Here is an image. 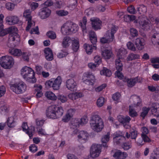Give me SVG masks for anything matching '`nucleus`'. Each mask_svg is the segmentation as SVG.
Instances as JSON below:
<instances>
[{"mask_svg": "<svg viewBox=\"0 0 159 159\" xmlns=\"http://www.w3.org/2000/svg\"><path fill=\"white\" fill-rule=\"evenodd\" d=\"M64 112L63 107L56 105L49 106L46 111L47 117L49 119H55L61 117Z\"/></svg>", "mask_w": 159, "mask_h": 159, "instance_id": "obj_1", "label": "nucleus"}, {"mask_svg": "<svg viewBox=\"0 0 159 159\" xmlns=\"http://www.w3.org/2000/svg\"><path fill=\"white\" fill-rule=\"evenodd\" d=\"M17 31V28L14 26H11L4 29L3 25H0V36H3L9 34V40L10 41L20 40L19 35L17 32H14Z\"/></svg>", "mask_w": 159, "mask_h": 159, "instance_id": "obj_2", "label": "nucleus"}, {"mask_svg": "<svg viewBox=\"0 0 159 159\" xmlns=\"http://www.w3.org/2000/svg\"><path fill=\"white\" fill-rule=\"evenodd\" d=\"M89 122L91 129L94 131L98 133L101 131L104 126L102 119L97 115L92 116Z\"/></svg>", "mask_w": 159, "mask_h": 159, "instance_id": "obj_3", "label": "nucleus"}, {"mask_svg": "<svg viewBox=\"0 0 159 159\" xmlns=\"http://www.w3.org/2000/svg\"><path fill=\"white\" fill-rule=\"evenodd\" d=\"M129 18L130 22L134 21L135 23H139L142 29L148 30L150 29L151 26V22L147 17L141 16L139 17L138 19L135 20V16L129 15Z\"/></svg>", "mask_w": 159, "mask_h": 159, "instance_id": "obj_4", "label": "nucleus"}, {"mask_svg": "<svg viewBox=\"0 0 159 159\" xmlns=\"http://www.w3.org/2000/svg\"><path fill=\"white\" fill-rule=\"evenodd\" d=\"M118 29L117 26H112L111 30L107 31L104 37L100 39V42L102 43H105L112 42L115 39L114 34L116 33Z\"/></svg>", "mask_w": 159, "mask_h": 159, "instance_id": "obj_5", "label": "nucleus"}, {"mask_svg": "<svg viewBox=\"0 0 159 159\" xmlns=\"http://www.w3.org/2000/svg\"><path fill=\"white\" fill-rule=\"evenodd\" d=\"M21 75L24 78L27 80H30L32 83H34L36 81L35 77V73L31 68L27 66L23 67L21 70Z\"/></svg>", "mask_w": 159, "mask_h": 159, "instance_id": "obj_6", "label": "nucleus"}, {"mask_svg": "<svg viewBox=\"0 0 159 159\" xmlns=\"http://www.w3.org/2000/svg\"><path fill=\"white\" fill-rule=\"evenodd\" d=\"M78 29L76 24L66 23L61 27V32L64 35H68L76 33Z\"/></svg>", "mask_w": 159, "mask_h": 159, "instance_id": "obj_7", "label": "nucleus"}, {"mask_svg": "<svg viewBox=\"0 0 159 159\" xmlns=\"http://www.w3.org/2000/svg\"><path fill=\"white\" fill-rule=\"evenodd\" d=\"M14 63V59L11 56H5L0 58V65L5 69L11 68Z\"/></svg>", "mask_w": 159, "mask_h": 159, "instance_id": "obj_8", "label": "nucleus"}, {"mask_svg": "<svg viewBox=\"0 0 159 159\" xmlns=\"http://www.w3.org/2000/svg\"><path fill=\"white\" fill-rule=\"evenodd\" d=\"M61 82V77L58 76L56 79L52 78L46 81L45 85L49 87L52 88L54 90H57L59 89Z\"/></svg>", "mask_w": 159, "mask_h": 159, "instance_id": "obj_9", "label": "nucleus"}, {"mask_svg": "<svg viewBox=\"0 0 159 159\" xmlns=\"http://www.w3.org/2000/svg\"><path fill=\"white\" fill-rule=\"evenodd\" d=\"M11 90L17 94L23 93L26 89V84L22 81L19 83H16L12 84L10 86Z\"/></svg>", "mask_w": 159, "mask_h": 159, "instance_id": "obj_10", "label": "nucleus"}, {"mask_svg": "<svg viewBox=\"0 0 159 159\" xmlns=\"http://www.w3.org/2000/svg\"><path fill=\"white\" fill-rule=\"evenodd\" d=\"M82 80L85 84L89 86H93L95 79L94 75L91 72L88 71L84 73Z\"/></svg>", "mask_w": 159, "mask_h": 159, "instance_id": "obj_11", "label": "nucleus"}, {"mask_svg": "<svg viewBox=\"0 0 159 159\" xmlns=\"http://www.w3.org/2000/svg\"><path fill=\"white\" fill-rule=\"evenodd\" d=\"M101 146L99 144H93L90 149V156L93 158L98 157L101 152Z\"/></svg>", "mask_w": 159, "mask_h": 159, "instance_id": "obj_12", "label": "nucleus"}, {"mask_svg": "<svg viewBox=\"0 0 159 159\" xmlns=\"http://www.w3.org/2000/svg\"><path fill=\"white\" fill-rule=\"evenodd\" d=\"M51 13V10L48 7H43L39 10V15L42 19H46L48 17Z\"/></svg>", "mask_w": 159, "mask_h": 159, "instance_id": "obj_13", "label": "nucleus"}, {"mask_svg": "<svg viewBox=\"0 0 159 159\" xmlns=\"http://www.w3.org/2000/svg\"><path fill=\"white\" fill-rule=\"evenodd\" d=\"M139 80L138 76L131 78H128L125 77L124 78L123 81L127 83V86L129 87L132 88L138 82H140V81H138Z\"/></svg>", "mask_w": 159, "mask_h": 159, "instance_id": "obj_14", "label": "nucleus"}, {"mask_svg": "<svg viewBox=\"0 0 159 159\" xmlns=\"http://www.w3.org/2000/svg\"><path fill=\"white\" fill-rule=\"evenodd\" d=\"M92 25L93 29L95 30L101 29V26L102 24V21L98 18H91Z\"/></svg>", "mask_w": 159, "mask_h": 159, "instance_id": "obj_15", "label": "nucleus"}, {"mask_svg": "<svg viewBox=\"0 0 159 159\" xmlns=\"http://www.w3.org/2000/svg\"><path fill=\"white\" fill-rule=\"evenodd\" d=\"M66 85L68 89L71 91H75L77 90V84L72 79L67 80L66 81Z\"/></svg>", "mask_w": 159, "mask_h": 159, "instance_id": "obj_16", "label": "nucleus"}, {"mask_svg": "<svg viewBox=\"0 0 159 159\" xmlns=\"http://www.w3.org/2000/svg\"><path fill=\"white\" fill-rule=\"evenodd\" d=\"M79 133L78 135L79 142L82 143H85L89 137L88 133L84 131H81Z\"/></svg>", "mask_w": 159, "mask_h": 159, "instance_id": "obj_17", "label": "nucleus"}, {"mask_svg": "<svg viewBox=\"0 0 159 159\" xmlns=\"http://www.w3.org/2000/svg\"><path fill=\"white\" fill-rule=\"evenodd\" d=\"M17 118L15 116L9 117L6 121L7 125L10 128L15 127L17 124Z\"/></svg>", "mask_w": 159, "mask_h": 159, "instance_id": "obj_18", "label": "nucleus"}, {"mask_svg": "<svg viewBox=\"0 0 159 159\" xmlns=\"http://www.w3.org/2000/svg\"><path fill=\"white\" fill-rule=\"evenodd\" d=\"M22 128L23 131L28 135L30 139H31L33 136V130L29 128L27 123L24 122L22 125Z\"/></svg>", "mask_w": 159, "mask_h": 159, "instance_id": "obj_19", "label": "nucleus"}, {"mask_svg": "<svg viewBox=\"0 0 159 159\" xmlns=\"http://www.w3.org/2000/svg\"><path fill=\"white\" fill-rule=\"evenodd\" d=\"M80 125H81V124L79 121V119L75 118L71 121L70 126L71 128L75 129L73 131L74 134H76L78 132L77 128H78Z\"/></svg>", "mask_w": 159, "mask_h": 159, "instance_id": "obj_20", "label": "nucleus"}, {"mask_svg": "<svg viewBox=\"0 0 159 159\" xmlns=\"http://www.w3.org/2000/svg\"><path fill=\"white\" fill-rule=\"evenodd\" d=\"M44 4L47 7L52 6L56 8H60L62 6L61 1H60V2H59V1H57V2L54 3H53L52 1H46L44 3Z\"/></svg>", "mask_w": 159, "mask_h": 159, "instance_id": "obj_21", "label": "nucleus"}, {"mask_svg": "<svg viewBox=\"0 0 159 159\" xmlns=\"http://www.w3.org/2000/svg\"><path fill=\"white\" fill-rule=\"evenodd\" d=\"M145 40L142 38H138L135 41V44L139 50H142L144 48Z\"/></svg>", "mask_w": 159, "mask_h": 159, "instance_id": "obj_22", "label": "nucleus"}, {"mask_svg": "<svg viewBox=\"0 0 159 159\" xmlns=\"http://www.w3.org/2000/svg\"><path fill=\"white\" fill-rule=\"evenodd\" d=\"M128 156L127 154L125 152H122L118 150L115 152L113 155V157L116 159H124L125 158Z\"/></svg>", "mask_w": 159, "mask_h": 159, "instance_id": "obj_23", "label": "nucleus"}, {"mask_svg": "<svg viewBox=\"0 0 159 159\" xmlns=\"http://www.w3.org/2000/svg\"><path fill=\"white\" fill-rule=\"evenodd\" d=\"M44 52L46 59L49 61H52L53 59V55L52 50L49 48L45 49Z\"/></svg>", "mask_w": 159, "mask_h": 159, "instance_id": "obj_24", "label": "nucleus"}, {"mask_svg": "<svg viewBox=\"0 0 159 159\" xmlns=\"http://www.w3.org/2000/svg\"><path fill=\"white\" fill-rule=\"evenodd\" d=\"M84 49L88 54H91L94 50L96 49V46L95 45H90L87 43H85L84 45Z\"/></svg>", "mask_w": 159, "mask_h": 159, "instance_id": "obj_25", "label": "nucleus"}, {"mask_svg": "<svg viewBox=\"0 0 159 159\" xmlns=\"http://www.w3.org/2000/svg\"><path fill=\"white\" fill-rule=\"evenodd\" d=\"M118 119L119 121L124 125L129 123L131 120V118L128 116H125L120 115L118 116Z\"/></svg>", "mask_w": 159, "mask_h": 159, "instance_id": "obj_26", "label": "nucleus"}, {"mask_svg": "<svg viewBox=\"0 0 159 159\" xmlns=\"http://www.w3.org/2000/svg\"><path fill=\"white\" fill-rule=\"evenodd\" d=\"M19 18L16 16H11L6 18L7 22L10 25H13L17 24L19 22Z\"/></svg>", "mask_w": 159, "mask_h": 159, "instance_id": "obj_27", "label": "nucleus"}, {"mask_svg": "<svg viewBox=\"0 0 159 159\" xmlns=\"http://www.w3.org/2000/svg\"><path fill=\"white\" fill-rule=\"evenodd\" d=\"M89 35L91 43L93 45L96 46V43L97 42V38L95 33L93 31H91L89 32Z\"/></svg>", "mask_w": 159, "mask_h": 159, "instance_id": "obj_28", "label": "nucleus"}, {"mask_svg": "<svg viewBox=\"0 0 159 159\" xmlns=\"http://www.w3.org/2000/svg\"><path fill=\"white\" fill-rule=\"evenodd\" d=\"M70 38L68 36H66L63 38L62 42V46L64 48H66L69 46L72 42Z\"/></svg>", "mask_w": 159, "mask_h": 159, "instance_id": "obj_29", "label": "nucleus"}, {"mask_svg": "<svg viewBox=\"0 0 159 159\" xmlns=\"http://www.w3.org/2000/svg\"><path fill=\"white\" fill-rule=\"evenodd\" d=\"M102 55L105 59H108L111 58L112 55V52L111 50L106 48L102 50Z\"/></svg>", "mask_w": 159, "mask_h": 159, "instance_id": "obj_30", "label": "nucleus"}, {"mask_svg": "<svg viewBox=\"0 0 159 159\" xmlns=\"http://www.w3.org/2000/svg\"><path fill=\"white\" fill-rule=\"evenodd\" d=\"M83 96V94L81 93L75 92L70 93L68 95L69 98L72 100H75Z\"/></svg>", "mask_w": 159, "mask_h": 159, "instance_id": "obj_31", "label": "nucleus"}, {"mask_svg": "<svg viewBox=\"0 0 159 159\" xmlns=\"http://www.w3.org/2000/svg\"><path fill=\"white\" fill-rule=\"evenodd\" d=\"M110 135L109 132H107L106 135L102 137L101 138V141L102 143V146L105 148L107 147V143L109 140Z\"/></svg>", "mask_w": 159, "mask_h": 159, "instance_id": "obj_32", "label": "nucleus"}, {"mask_svg": "<svg viewBox=\"0 0 159 159\" xmlns=\"http://www.w3.org/2000/svg\"><path fill=\"white\" fill-rule=\"evenodd\" d=\"M72 110V109H70L68 110L66 115L63 117L62 120L63 121L65 122H67L73 117V114L70 113Z\"/></svg>", "mask_w": 159, "mask_h": 159, "instance_id": "obj_33", "label": "nucleus"}, {"mask_svg": "<svg viewBox=\"0 0 159 159\" xmlns=\"http://www.w3.org/2000/svg\"><path fill=\"white\" fill-rule=\"evenodd\" d=\"M127 53V50L124 48H121L119 49L117 53L118 59H121L122 57H124Z\"/></svg>", "mask_w": 159, "mask_h": 159, "instance_id": "obj_34", "label": "nucleus"}, {"mask_svg": "<svg viewBox=\"0 0 159 159\" xmlns=\"http://www.w3.org/2000/svg\"><path fill=\"white\" fill-rule=\"evenodd\" d=\"M72 48L74 52H77L78 50L79 47V43L78 41L74 39L72 42Z\"/></svg>", "mask_w": 159, "mask_h": 159, "instance_id": "obj_35", "label": "nucleus"}, {"mask_svg": "<svg viewBox=\"0 0 159 159\" xmlns=\"http://www.w3.org/2000/svg\"><path fill=\"white\" fill-rule=\"evenodd\" d=\"M9 53L11 55L16 56L20 57L22 54V52L20 49H12L9 50Z\"/></svg>", "mask_w": 159, "mask_h": 159, "instance_id": "obj_36", "label": "nucleus"}, {"mask_svg": "<svg viewBox=\"0 0 159 159\" xmlns=\"http://www.w3.org/2000/svg\"><path fill=\"white\" fill-rule=\"evenodd\" d=\"M46 97L49 99L54 101L57 99V97L55 94L51 91L47 92L45 93Z\"/></svg>", "mask_w": 159, "mask_h": 159, "instance_id": "obj_37", "label": "nucleus"}, {"mask_svg": "<svg viewBox=\"0 0 159 159\" xmlns=\"http://www.w3.org/2000/svg\"><path fill=\"white\" fill-rule=\"evenodd\" d=\"M124 137L122 136L119 134H116L113 139L116 143L118 144L121 143L123 141V140H124Z\"/></svg>", "mask_w": 159, "mask_h": 159, "instance_id": "obj_38", "label": "nucleus"}, {"mask_svg": "<svg viewBox=\"0 0 159 159\" xmlns=\"http://www.w3.org/2000/svg\"><path fill=\"white\" fill-rule=\"evenodd\" d=\"M115 65L116 71H121L123 69V64L120 59H117L116 60Z\"/></svg>", "mask_w": 159, "mask_h": 159, "instance_id": "obj_39", "label": "nucleus"}, {"mask_svg": "<svg viewBox=\"0 0 159 159\" xmlns=\"http://www.w3.org/2000/svg\"><path fill=\"white\" fill-rule=\"evenodd\" d=\"M150 110V108L149 107H143L142 109V111L140 114V116L142 118V119H144L145 116L147 115Z\"/></svg>", "mask_w": 159, "mask_h": 159, "instance_id": "obj_40", "label": "nucleus"}, {"mask_svg": "<svg viewBox=\"0 0 159 159\" xmlns=\"http://www.w3.org/2000/svg\"><path fill=\"white\" fill-rule=\"evenodd\" d=\"M23 16L25 19V20L28 22V21L32 20V16L30 14V10L27 9L25 10L23 13Z\"/></svg>", "mask_w": 159, "mask_h": 159, "instance_id": "obj_41", "label": "nucleus"}, {"mask_svg": "<svg viewBox=\"0 0 159 159\" xmlns=\"http://www.w3.org/2000/svg\"><path fill=\"white\" fill-rule=\"evenodd\" d=\"M100 73L101 75H105L107 77H110L111 75V71L105 67H103V70L100 71Z\"/></svg>", "mask_w": 159, "mask_h": 159, "instance_id": "obj_42", "label": "nucleus"}, {"mask_svg": "<svg viewBox=\"0 0 159 159\" xmlns=\"http://www.w3.org/2000/svg\"><path fill=\"white\" fill-rule=\"evenodd\" d=\"M140 56L138 54L131 53L129 54L127 58L128 61H130L135 59H139Z\"/></svg>", "mask_w": 159, "mask_h": 159, "instance_id": "obj_43", "label": "nucleus"}, {"mask_svg": "<svg viewBox=\"0 0 159 159\" xmlns=\"http://www.w3.org/2000/svg\"><path fill=\"white\" fill-rule=\"evenodd\" d=\"M87 22V19L86 17L84 16L82 19V22H80V25L81 26L83 31L86 29V25Z\"/></svg>", "mask_w": 159, "mask_h": 159, "instance_id": "obj_44", "label": "nucleus"}, {"mask_svg": "<svg viewBox=\"0 0 159 159\" xmlns=\"http://www.w3.org/2000/svg\"><path fill=\"white\" fill-rule=\"evenodd\" d=\"M105 102V98L102 97H100L97 100L96 102L97 105L98 107H102L104 104Z\"/></svg>", "mask_w": 159, "mask_h": 159, "instance_id": "obj_45", "label": "nucleus"}, {"mask_svg": "<svg viewBox=\"0 0 159 159\" xmlns=\"http://www.w3.org/2000/svg\"><path fill=\"white\" fill-rule=\"evenodd\" d=\"M122 147L124 150H127L132 147L131 142L130 141L124 143Z\"/></svg>", "mask_w": 159, "mask_h": 159, "instance_id": "obj_46", "label": "nucleus"}, {"mask_svg": "<svg viewBox=\"0 0 159 159\" xmlns=\"http://www.w3.org/2000/svg\"><path fill=\"white\" fill-rule=\"evenodd\" d=\"M130 133L131 139H135L138 135L137 131L135 129H132L130 130Z\"/></svg>", "mask_w": 159, "mask_h": 159, "instance_id": "obj_47", "label": "nucleus"}, {"mask_svg": "<svg viewBox=\"0 0 159 159\" xmlns=\"http://www.w3.org/2000/svg\"><path fill=\"white\" fill-rule=\"evenodd\" d=\"M129 114L130 116L132 117H136L138 115L137 112L133 108H131L130 106H129Z\"/></svg>", "mask_w": 159, "mask_h": 159, "instance_id": "obj_48", "label": "nucleus"}, {"mask_svg": "<svg viewBox=\"0 0 159 159\" xmlns=\"http://www.w3.org/2000/svg\"><path fill=\"white\" fill-rule=\"evenodd\" d=\"M138 10L140 14H142L146 12L147 8L144 5L142 4L138 7Z\"/></svg>", "mask_w": 159, "mask_h": 159, "instance_id": "obj_49", "label": "nucleus"}, {"mask_svg": "<svg viewBox=\"0 0 159 159\" xmlns=\"http://www.w3.org/2000/svg\"><path fill=\"white\" fill-rule=\"evenodd\" d=\"M79 120L80 122L81 125L83 126L87 123L88 121V119L87 116H84L80 119H79Z\"/></svg>", "mask_w": 159, "mask_h": 159, "instance_id": "obj_50", "label": "nucleus"}, {"mask_svg": "<svg viewBox=\"0 0 159 159\" xmlns=\"http://www.w3.org/2000/svg\"><path fill=\"white\" fill-rule=\"evenodd\" d=\"M127 46L128 48L130 50L134 51L136 50V48L134 44L131 42H128L127 43Z\"/></svg>", "mask_w": 159, "mask_h": 159, "instance_id": "obj_51", "label": "nucleus"}, {"mask_svg": "<svg viewBox=\"0 0 159 159\" xmlns=\"http://www.w3.org/2000/svg\"><path fill=\"white\" fill-rule=\"evenodd\" d=\"M57 97V99L62 103L65 102L67 100V97L62 95H58Z\"/></svg>", "mask_w": 159, "mask_h": 159, "instance_id": "obj_52", "label": "nucleus"}, {"mask_svg": "<svg viewBox=\"0 0 159 159\" xmlns=\"http://www.w3.org/2000/svg\"><path fill=\"white\" fill-rule=\"evenodd\" d=\"M46 35L49 38L52 39H55L56 37V35L55 33L52 31H49L48 32Z\"/></svg>", "mask_w": 159, "mask_h": 159, "instance_id": "obj_53", "label": "nucleus"}, {"mask_svg": "<svg viewBox=\"0 0 159 159\" xmlns=\"http://www.w3.org/2000/svg\"><path fill=\"white\" fill-rule=\"evenodd\" d=\"M56 13L58 16H64L67 15L68 12L64 10H59L56 11Z\"/></svg>", "mask_w": 159, "mask_h": 159, "instance_id": "obj_54", "label": "nucleus"}, {"mask_svg": "<svg viewBox=\"0 0 159 159\" xmlns=\"http://www.w3.org/2000/svg\"><path fill=\"white\" fill-rule=\"evenodd\" d=\"M38 150L37 146L35 144H32L29 147L30 151L33 153H35Z\"/></svg>", "mask_w": 159, "mask_h": 159, "instance_id": "obj_55", "label": "nucleus"}, {"mask_svg": "<svg viewBox=\"0 0 159 159\" xmlns=\"http://www.w3.org/2000/svg\"><path fill=\"white\" fill-rule=\"evenodd\" d=\"M6 7L8 10L12 11L14 8L15 5L13 3L9 2L6 3Z\"/></svg>", "mask_w": 159, "mask_h": 159, "instance_id": "obj_56", "label": "nucleus"}, {"mask_svg": "<svg viewBox=\"0 0 159 159\" xmlns=\"http://www.w3.org/2000/svg\"><path fill=\"white\" fill-rule=\"evenodd\" d=\"M94 60L95 61V63L98 66L102 62V58L101 57L99 56H95L94 58Z\"/></svg>", "mask_w": 159, "mask_h": 159, "instance_id": "obj_57", "label": "nucleus"}, {"mask_svg": "<svg viewBox=\"0 0 159 159\" xmlns=\"http://www.w3.org/2000/svg\"><path fill=\"white\" fill-rule=\"evenodd\" d=\"M130 34L132 37H137L138 35L137 30L135 29L131 28L130 30Z\"/></svg>", "mask_w": 159, "mask_h": 159, "instance_id": "obj_58", "label": "nucleus"}, {"mask_svg": "<svg viewBox=\"0 0 159 159\" xmlns=\"http://www.w3.org/2000/svg\"><path fill=\"white\" fill-rule=\"evenodd\" d=\"M68 54V52L66 51L62 50L61 52L58 53L57 57L58 58H61L65 57Z\"/></svg>", "mask_w": 159, "mask_h": 159, "instance_id": "obj_59", "label": "nucleus"}, {"mask_svg": "<svg viewBox=\"0 0 159 159\" xmlns=\"http://www.w3.org/2000/svg\"><path fill=\"white\" fill-rule=\"evenodd\" d=\"M152 41L154 44H157L159 45V41L157 40V37L155 34H153L152 37Z\"/></svg>", "mask_w": 159, "mask_h": 159, "instance_id": "obj_60", "label": "nucleus"}, {"mask_svg": "<svg viewBox=\"0 0 159 159\" xmlns=\"http://www.w3.org/2000/svg\"><path fill=\"white\" fill-rule=\"evenodd\" d=\"M6 92V89L5 86L2 85L0 86V98L3 96Z\"/></svg>", "mask_w": 159, "mask_h": 159, "instance_id": "obj_61", "label": "nucleus"}, {"mask_svg": "<svg viewBox=\"0 0 159 159\" xmlns=\"http://www.w3.org/2000/svg\"><path fill=\"white\" fill-rule=\"evenodd\" d=\"M107 86V84H102L101 85L95 89L96 92H99L105 89Z\"/></svg>", "mask_w": 159, "mask_h": 159, "instance_id": "obj_62", "label": "nucleus"}, {"mask_svg": "<svg viewBox=\"0 0 159 159\" xmlns=\"http://www.w3.org/2000/svg\"><path fill=\"white\" fill-rule=\"evenodd\" d=\"M143 140L144 142H151V139H150L145 134H142L141 135Z\"/></svg>", "mask_w": 159, "mask_h": 159, "instance_id": "obj_63", "label": "nucleus"}, {"mask_svg": "<svg viewBox=\"0 0 159 159\" xmlns=\"http://www.w3.org/2000/svg\"><path fill=\"white\" fill-rule=\"evenodd\" d=\"M148 90L152 92L155 91L157 90V91L159 90V87L158 86H157V87H156L153 85H150L148 86Z\"/></svg>", "mask_w": 159, "mask_h": 159, "instance_id": "obj_64", "label": "nucleus"}]
</instances>
